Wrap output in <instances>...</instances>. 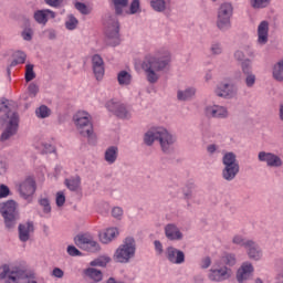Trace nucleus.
<instances>
[{
	"label": "nucleus",
	"instance_id": "1",
	"mask_svg": "<svg viewBox=\"0 0 283 283\" xmlns=\"http://www.w3.org/2000/svg\"><path fill=\"white\" fill-rule=\"evenodd\" d=\"M171 63V54L166 52L164 55H146L142 64V69L146 74L148 83H158L160 78L159 72H165Z\"/></svg>",
	"mask_w": 283,
	"mask_h": 283
},
{
	"label": "nucleus",
	"instance_id": "2",
	"mask_svg": "<svg viewBox=\"0 0 283 283\" xmlns=\"http://www.w3.org/2000/svg\"><path fill=\"white\" fill-rule=\"evenodd\" d=\"M0 118L7 123V127L0 137L1 143H6V140H10L19 129V114L10 109L8 99H1L0 102Z\"/></svg>",
	"mask_w": 283,
	"mask_h": 283
},
{
	"label": "nucleus",
	"instance_id": "3",
	"mask_svg": "<svg viewBox=\"0 0 283 283\" xmlns=\"http://www.w3.org/2000/svg\"><path fill=\"white\" fill-rule=\"evenodd\" d=\"M155 140L159 142L161 150L167 154V151L171 150L174 143H176V137L165 127H153L145 134L144 143L151 146Z\"/></svg>",
	"mask_w": 283,
	"mask_h": 283
},
{
	"label": "nucleus",
	"instance_id": "4",
	"mask_svg": "<svg viewBox=\"0 0 283 283\" xmlns=\"http://www.w3.org/2000/svg\"><path fill=\"white\" fill-rule=\"evenodd\" d=\"M74 125L81 136L94 138V126L92 125V116L85 111H78L73 116Z\"/></svg>",
	"mask_w": 283,
	"mask_h": 283
},
{
	"label": "nucleus",
	"instance_id": "5",
	"mask_svg": "<svg viewBox=\"0 0 283 283\" xmlns=\"http://www.w3.org/2000/svg\"><path fill=\"white\" fill-rule=\"evenodd\" d=\"M222 164L224 168L222 170V178L231 182V180H235V176L240 174V164L233 153H226L222 158Z\"/></svg>",
	"mask_w": 283,
	"mask_h": 283
},
{
	"label": "nucleus",
	"instance_id": "6",
	"mask_svg": "<svg viewBox=\"0 0 283 283\" xmlns=\"http://www.w3.org/2000/svg\"><path fill=\"white\" fill-rule=\"evenodd\" d=\"M17 207L18 206L14 200L0 203V213L4 219V224L8 229L14 228L19 220V210H17Z\"/></svg>",
	"mask_w": 283,
	"mask_h": 283
},
{
	"label": "nucleus",
	"instance_id": "7",
	"mask_svg": "<svg viewBox=\"0 0 283 283\" xmlns=\"http://www.w3.org/2000/svg\"><path fill=\"white\" fill-rule=\"evenodd\" d=\"M136 253V241L134 238L128 237L125 239L124 244H122L114 254V260L125 264L132 260V256Z\"/></svg>",
	"mask_w": 283,
	"mask_h": 283
},
{
	"label": "nucleus",
	"instance_id": "8",
	"mask_svg": "<svg viewBox=\"0 0 283 283\" xmlns=\"http://www.w3.org/2000/svg\"><path fill=\"white\" fill-rule=\"evenodd\" d=\"M231 17H233V6L224 2L219 7L217 15V28L222 32L231 29Z\"/></svg>",
	"mask_w": 283,
	"mask_h": 283
},
{
	"label": "nucleus",
	"instance_id": "9",
	"mask_svg": "<svg viewBox=\"0 0 283 283\" xmlns=\"http://www.w3.org/2000/svg\"><path fill=\"white\" fill-rule=\"evenodd\" d=\"M19 193L28 202H32V196L36 193V181L32 177H27L19 184Z\"/></svg>",
	"mask_w": 283,
	"mask_h": 283
},
{
	"label": "nucleus",
	"instance_id": "10",
	"mask_svg": "<svg viewBox=\"0 0 283 283\" xmlns=\"http://www.w3.org/2000/svg\"><path fill=\"white\" fill-rule=\"evenodd\" d=\"M233 275V271L227 265L212 266L208 272V279L211 282H224Z\"/></svg>",
	"mask_w": 283,
	"mask_h": 283
},
{
	"label": "nucleus",
	"instance_id": "11",
	"mask_svg": "<svg viewBox=\"0 0 283 283\" xmlns=\"http://www.w3.org/2000/svg\"><path fill=\"white\" fill-rule=\"evenodd\" d=\"M166 259L170 264H185V252L174 247H168L165 251Z\"/></svg>",
	"mask_w": 283,
	"mask_h": 283
},
{
	"label": "nucleus",
	"instance_id": "12",
	"mask_svg": "<svg viewBox=\"0 0 283 283\" xmlns=\"http://www.w3.org/2000/svg\"><path fill=\"white\" fill-rule=\"evenodd\" d=\"M258 158L260 163H266L268 167H282L283 165L282 158L273 153L260 151Z\"/></svg>",
	"mask_w": 283,
	"mask_h": 283
},
{
	"label": "nucleus",
	"instance_id": "13",
	"mask_svg": "<svg viewBox=\"0 0 283 283\" xmlns=\"http://www.w3.org/2000/svg\"><path fill=\"white\" fill-rule=\"evenodd\" d=\"M118 32H119L118 21H114L113 24L108 27L106 30L108 45L116 48V45L120 44V34Z\"/></svg>",
	"mask_w": 283,
	"mask_h": 283
},
{
	"label": "nucleus",
	"instance_id": "14",
	"mask_svg": "<svg viewBox=\"0 0 283 283\" xmlns=\"http://www.w3.org/2000/svg\"><path fill=\"white\" fill-rule=\"evenodd\" d=\"M106 107L108 112H112L115 116H118V118H129V111H127L125 105L114 102V99L108 101Z\"/></svg>",
	"mask_w": 283,
	"mask_h": 283
},
{
	"label": "nucleus",
	"instance_id": "15",
	"mask_svg": "<svg viewBox=\"0 0 283 283\" xmlns=\"http://www.w3.org/2000/svg\"><path fill=\"white\" fill-rule=\"evenodd\" d=\"M92 65L96 81H103V77L105 76V62L103 61V57L98 54L93 55Z\"/></svg>",
	"mask_w": 283,
	"mask_h": 283
},
{
	"label": "nucleus",
	"instance_id": "16",
	"mask_svg": "<svg viewBox=\"0 0 283 283\" xmlns=\"http://www.w3.org/2000/svg\"><path fill=\"white\" fill-rule=\"evenodd\" d=\"M253 264L250 262H244L241 265V269L237 272V280L239 283H244L253 275Z\"/></svg>",
	"mask_w": 283,
	"mask_h": 283
},
{
	"label": "nucleus",
	"instance_id": "17",
	"mask_svg": "<svg viewBox=\"0 0 283 283\" xmlns=\"http://www.w3.org/2000/svg\"><path fill=\"white\" fill-rule=\"evenodd\" d=\"M206 115L209 118H227L229 116V111L220 105L207 106Z\"/></svg>",
	"mask_w": 283,
	"mask_h": 283
},
{
	"label": "nucleus",
	"instance_id": "18",
	"mask_svg": "<svg viewBox=\"0 0 283 283\" xmlns=\"http://www.w3.org/2000/svg\"><path fill=\"white\" fill-rule=\"evenodd\" d=\"M55 18L56 13L50 9L38 10L33 14V19L36 21V23H40V25H45L50 19Z\"/></svg>",
	"mask_w": 283,
	"mask_h": 283
},
{
	"label": "nucleus",
	"instance_id": "19",
	"mask_svg": "<svg viewBox=\"0 0 283 283\" xmlns=\"http://www.w3.org/2000/svg\"><path fill=\"white\" fill-rule=\"evenodd\" d=\"M243 74H247L245 84L247 87H253L255 85V75L251 73V60H245L241 63Z\"/></svg>",
	"mask_w": 283,
	"mask_h": 283
},
{
	"label": "nucleus",
	"instance_id": "20",
	"mask_svg": "<svg viewBox=\"0 0 283 283\" xmlns=\"http://www.w3.org/2000/svg\"><path fill=\"white\" fill-rule=\"evenodd\" d=\"M258 43L266 45L269 43V22L262 21L258 27Z\"/></svg>",
	"mask_w": 283,
	"mask_h": 283
},
{
	"label": "nucleus",
	"instance_id": "21",
	"mask_svg": "<svg viewBox=\"0 0 283 283\" xmlns=\"http://www.w3.org/2000/svg\"><path fill=\"white\" fill-rule=\"evenodd\" d=\"M34 232V223L27 222L19 226V239L21 242H28L30 234Z\"/></svg>",
	"mask_w": 283,
	"mask_h": 283
},
{
	"label": "nucleus",
	"instance_id": "22",
	"mask_svg": "<svg viewBox=\"0 0 283 283\" xmlns=\"http://www.w3.org/2000/svg\"><path fill=\"white\" fill-rule=\"evenodd\" d=\"M9 283H36V277L34 274H22L19 273H11L9 275Z\"/></svg>",
	"mask_w": 283,
	"mask_h": 283
},
{
	"label": "nucleus",
	"instance_id": "23",
	"mask_svg": "<svg viewBox=\"0 0 283 283\" xmlns=\"http://www.w3.org/2000/svg\"><path fill=\"white\" fill-rule=\"evenodd\" d=\"M165 235L171 241L182 240V232H180V229L174 223H169L165 227Z\"/></svg>",
	"mask_w": 283,
	"mask_h": 283
},
{
	"label": "nucleus",
	"instance_id": "24",
	"mask_svg": "<svg viewBox=\"0 0 283 283\" xmlns=\"http://www.w3.org/2000/svg\"><path fill=\"white\" fill-rule=\"evenodd\" d=\"M250 260H262V250L253 240L248 241L247 248Z\"/></svg>",
	"mask_w": 283,
	"mask_h": 283
},
{
	"label": "nucleus",
	"instance_id": "25",
	"mask_svg": "<svg viewBox=\"0 0 283 283\" xmlns=\"http://www.w3.org/2000/svg\"><path fill=\"white\" fill-rule=\"evenodd\" d=\"M118 233L119 232L117 228H108L104 232H99L98 238L103 244H109L112 240L118 238Z\"/></svg>",
	"mask_w": 283,
	"mask_h": 283
},
{
	"label": "nucleus",
	"instance_id": "26",
	"mask_svg": "<svg viewBox=\"0 0 283 283\" xmlns=\"http://www.w3.org/2000/svg\"><path fill=\"white\" fill-rule=\"evenodd\" d=\"M217 96H220L222 98H229L233 96V86L228 83H221L216 88Z\"/></svg>",
	"mask_w": 283,
	"mask_h": 283
},
{
	"label": "nucleus",
	"instance_id": "27",
	"mask_svg": "<svg viewBox=\"0 0 283 283\" xmlns=\"http://www.w3.org/2000/svg\"><path fill=\"white\" fill-rule=\"evenodd\" d=\"M118 159V147L111 146L105 150L104 160L108 163V165H114Z\"/></svg>",
	"mask_w": 283,
	"mask_h": 283
},
{
	"label": "nucleus",
	"instance_id": "28",
	"mask_svg": "<svg viewBox=\"0 0 283 283\" xmlns=\"http://www.w3.org/2000/svg\"><path fill=\"white\" fill-rule=\"evenodd\" d=\"M169 3H171V0H151L150 7L155 12H165Z\"/></svg>",
	"mask_w": 283,
	"mask_h": 283
},
{
	"label": "nucleus",
	"instance_id": "29",
	"mask_svg": "<svg viewBox=\"0 0 283 283\" xmlns=\"http://www.w3.org/2000/svg\"><path fill=\"white\" fill-rule=\"evenodd\" d=\"M92 240V235L84 233V234H77L74 239V242L76 247L80 249L86 248L87 243Z\"/></svg>",
	"mask_w": 283,
	"mask_h": 283
},
{
	"label": "nucleus",
	"instance_id": "30",
	"mask_svg": "<svg viewBox=\"0 0 283 283\" xmlns=\"http://www.w3.org/2000/svg\"><path fill=\"white\" fill-rule=\"evenodd\" d=\"M85 275L90 277V280H93V282H101V280H103V272L94 268L86 269Z\"/></svg>",
	"mask_w": 283,
	"mask_h": 283
},
{
	"label": "nucleus",
	"instance_id": "31",
	"mask_svg": "<svg viewBox=\"0 0 283 283\" xmlns=\"http://www.w3.org/2000/svg\"><path fill=\"white\" fill-rule=\"evenodd\" d=\"M64 184L66 185L67 189H70V191H77L78 187H81V177H71L65 179Z\"/></svg>",
	"mask_w": 283,
	"mask_h": 283
},
{
	"label": "nucleus",
	"instance_id": "32",
	"mask_svg": "<svg viewBox=\"0 0 283 283\" xmlns=\"http://www.w3.org/2000/svg\"><path fill=\"white\" fill-rule=\"evenodd\" d=\"M196 96V88H187L185 91H178L177 98L178 101H189Z\"/></svg>",
	"mask_w": 283,
	"mask_h": 283
},
{
	"label": "nucleus",
	"instance_id": "33",
	"mask_svg": "<svg viewBox=\"0 0 283 283\" xmlns=\"http://www.w3.org/2000/svg\"><path fill=\"white\" fill-rule=\"evenodd\" d=\"M117 81L119 85H130L132 84V74H129L127 71H120L117 74Z\"/></svg>",
	"mask_w": 283,
	"mask_h": 283
},
{
	"label": "nucleus",
	"instance_id": "34",
	"mask_svg": "<svg viewBox=\"0 0 283 283\" xmlns=\"http://www.w3.org/2000/svg\"><path fill=\"white\" fill-rule=\"evenodd\" d=\"M273 77L275 81H283V60L279 61L273 67Z\"/></svg>",
	"mask_w": 283,
	"mask_h": 283
},
{
	"label": "nucleus",
	"instance_id": "35",
	"mask_svg": "<svg viewBox=\"0 0 283 283\" xmlns=\"http://www.w3.org/2000/svg\"><path fill=\"white\" fill-rule=\"evenodd\" d=\"M83 251L96 253V251H101V245L94 240V237H92L91 240H88V243H86V248H83Z\"/></svg>",
	"mask_w": 283,
	"mask_h": 283
},
{
	"label": "nucleus",
	"instance_id": "36",
	"mask_svg": "<svg viewBox=\"0 0 283 283\" xmlns=\"http://www.w3.org/2000/svg\"><path fill=\"white\" fill-rule=\"evenodd\" d=\"M83 251L96 253V251H101V245L94 240V237H92L91 240H88V243H86V248H83Z\"/></svg>",
	"mask_w": 283,
	"mask_h": 283
},
{
	"label": "nucleus",
	"instance_id": "37",
	"mask_svg": "<svg viewBox=\"0 0 283 283\" xmlns=\"http://www.w3.org/2000/svg\"><path fill=\"white\" fill-rule=\"evenodd\" d=\"M116 14H123V8H127L129 0H112Z\"/></svg>",
	"mask_w": 283,
	"mask_h": 283
},
{
	"label": "nucleus",
	"instance_id": "38",
	"mask_svg": "<svg viewBox=\"0 0 283 283\" xmlns=\"http://www.w3.org/2000/svg\"><path fill=\"white\" fill-rule=\"evenodd\" d=\"M36 78V73H34V65L33 64H27L25 65V81L27 83H30V81H34Z\"/></svg>",
	"mask_w": 283,
	"mask_h": 283
},
{
	"label": "nucleus",
	"instance_id": "39",
	"mask_svg": "<svg viewBox=\"0 0 283 283\" xmlns=\"http://www.w3.org/2000/svg\"><path fill=\"white\" fill-rule=\"evenodd\" d=\"M66 30H76L78 28V20L74 15H69L67 20L65 21Z\"/></svg>",
	"mask_w": 283,
	"mask_h": 283
},
{
	"label": "nucleus",
	"instance_id": "40",
	"mask_svg": "<svg viewBox=\"0 0 283 283\" xmlns=\"http://www.w3.org/2000/svg\"><path fill=\"white\" fill-rule=\"evenodd\" d=\"M35 114L38 118H48L52 114V111L48 106L42 105L35 111Z\"/></svg>",
	"mask_w": 283,
	"mask_h": 283
},
{
	"label": "nucleus",
	"instance_id": "41",
	"mask_svg": "<svg viewBox=\"0 0 283 283\" xmlns=\"http://www.w3.org/2000/svg\"><path fill=\"white\" fill-rule=\"evenodd\" d=\"M25 59H27L25 53L21 52V51H18L15 53V59L11 63L12 67H14V65H21V64L25 63Z\"/></svg>",
	"mask_w": 283,
	"mask_h": 283
},
{
	"label": "nucleus",
	"instance_id": "42",
	"mask_svg": "<svg viewBox=\"0 0 283 283\" xmlns=\"http://www.w3.org/2000/svg\"><path fill=\"white\" fill-rule=\"evenodd\" d=\"M221 262H223V264H227L228 266H235V254H224L221 258Z\"/></svg>",
	"mask_w": 283,
	"mask_h": 283
},
{
	"label": "nucleus",
	"instance_id": "43",
	"mask_svg": "<svg viewBox=\"0 0 283 283\" xmlns=\"http://www.w3.org/2000/svg\"><path fill=\"white\" fill-rule=\"evenodd\" d=\"M252 240L244 239L242 235H234L232 239L233 244H238L239 247H244L247 249V244L251 242Z\"/></svg>",
	"mask_w": 283,
	"mask_h": 283
},
{
	"label": "nucleus",
	"instance_id": "44",
	"mask_svg": "<svg viewBox=\"0 0 283 283\" xmlns=\"http://www.w3.org/2000/svg\"><path fill=\"white\" fill-rule=\"evenodd\" d=\"M109 258L102 256L91 262V266H107Z\"/></svg>",
	"mask_w": 283,
	"mask_h": 283
},
{
	"label": "nucleus",
	"instance_id": "45",
	"mask_svg": "<svg viewBox=\"0 0 283 283\" xmlns=\"http://www.w3.org/2000/svg\"><path fill=\"white\" fill-rule=\"evenodd\" d=\"M250 3L252 6V8H266V6H269V3H271V0H250Z\"/></svg>",
	"mask_w": 283,
	"mask_h": 283
},
{
	"label": "nucleus",
	"instance_id": "46",
	"mask_svg": "<svg viewBox=\"0 0 283 283\" xmlns=\"http://www.w3.org/2000/svg\"><path fill=\"white\" fill-rule=\"evenodd\" d=\"M39 203L43 207L44 213H50V211H52V207L50 206V200H48V198L40 199Z\"/></svg>",
	"mask_w": 283,
	"mask_h": 283
},
{
	"label": "nucleus",
	"instance_id": "47",
	"mask_svg": "<svg viewBox=\"0 0 283 283\" xmlns=\"http://www.w3.org/2000/svg\"><path fill=\"white\" fill-rule=\"evenodd\" d=\"M210 52L211 54H222V44H220L219 42L212 43Z\"/></svg>",
	"mask_w": 283,
	"mask_h": 283
},
{
	"label": "nucleus",
	"instance_id": "48",
	"mask_svg": "<svg viewBox=\"0 0 283 283\" xmlns=\"http://www.w3.org/2000/svg\"><path fill=\"white\" fill-rule=\"evenodd\" d=\"M75 8L78 10V12H81V14H90V9L87 6H85V3L76 2Z\"/></svg>",
	"mask_w": 283,
	"mask_h": 283
},
{
	"label": "nucleus",
	"instance_id": "49",
	"mask_svg": "<svg viewBox=\"0 0 283 283\" xmlns=\"http://www.w3.org/2000/svg\"><path fill=\"white\" fill-rule=\"evenodd\" d=\"M55 202L57 207H63L65 205V193H63V191L56 193Z\"/></svg>",
	"mask_w": 283,
	"mask_h": 283
},
{
	"label": "nucleus",
	"instance_id": "50",
	"mask_svg": "<svg viewBox=\"0 0 283 283\" xmlns=\"http://www.w3.org/2000/svg\"><path fill=\"white\" fill-rule=\"evenodd\" d=\"M130 14H136L140 10V1L139 0H133L130 3Z\"/></svg>",
	"mask_w": 283,
	"mask_h": 283
},
{
	"label": "nucleus",
	"instance_id": "51",
	"mask_svg": "<svg viewBox=\"0 0 283 283\" xmlns=\"http://www.w3.org/2000/svg\"><path fill=\"white\" fill-rule=\"evenodd\" d=\"M66 251H67L69 255H72V258H76V256L81 255V251L78 249H76V247H74V245H69Z\"/></svg>",
	"mask_w": 283,
	"mask_h": 283
},
{
	"label": "nucleus",
	"instance_id": "52",
	"mask_svg": "<svg viewBox=\"0 0 283 283\" xmlns=\"http://www.w3.org/2000/svg\"><path fill=\"white\" fill-rule=\"evenodd\" d=\"M34 34V32L32 31V29H25L22 32V38L24 41H32V35Z\"/></svg>",
	"mask_w": 283,
	"mask_h": 283
},
{
	"label": "nucleus",
	"instance_id": "53",
	"mask_svg": "<svg viewBox=\"0 0 283 283\" xmlns=\"http://www.w3.org/2000/svg\"><path fill=\"white\" fill-rule=\"evenodd\" d=\"M10 196V188L6 185L0 186V198H8Z\"/></svg>",
	"mask_w": 283,
	"mask_h": 283
},
{
	"label": "nucleus",
	"instance_id": "54",
	"mask_svg": "<svg viewBox=\"0 0 283 283\" xmlns=\"http://www.w3.org/2000/svg\"><path fill=\"white\" fill-rule=\"evenodd\" d=\"M46 6H50L51 8H59L61 3H63V0H44Z\"/></svg>",
	"mask_w": 283,
	"mask_h": 283
},
{
	"label": "nucleus",
	"instance_id": "55",
	"mask_svg": "<svg viewBox=\"0 0 283 283\" xmlns=\"http://www.w3.org/2000/svg\"><path fill=\"white\" fill-rule=\"evenodd\" d=\"M201 269H209L211 266V258L206 256L201 260L200 263Z\"/></svg>",
	"mask_w": 283,
	"mask_h": 283
},
{
	"label": "nucleus",
	"instance_id": "56",
	"mask_svg": "<svg viewBox=\"0 0 283 283\" xmlns=\"http://www.w3.org/2000/svg\"><path fill=\"white\" fill-rule=\"evenodd\" d=\"M42 147H43V148H42V151H43L44 154H52V153L55 151L54 146H52L51 144H43Z\"/></svg>",
	"mask_w": 283,
	"mask_h": 283
},
{
	"label": "nucleus",
	"instance_id": "57",
	"mask_svg": "<svg viewBox=\"0 0 283 283\" xmlns=\"http://www.w3.org/2000/svg\"><path fill=\"white\" fill-rule=\"evenodd\" d=\"M29 94L33 97L36 96V94H39V86L36 84H30Z\"/></svg>",
	"mask_w": 283,
	"mask_h": 283
},
{
	"label": "nucleus",
	"instance_id": "58",
	"mask_svg": "<svg viewBox=\"0 0 283 283\" xmlns=\"http://www.w3.org/2000/svg\"><path fill=\"white\" fill-rule=\"evenodd\" d=\"M112 216L113 218H120V216H123V208L120 207L113 208Z\"/></svg>",
	"mask_w": 283,
	"mask_h": 283
},
{
	"label": "nucleus",
	"instance_id": "59",
	"mask_svg": "<svg viewBox=\"0 0 283 283\" xmlns=\"http://www.w3.org/2000/svg\"><path fill=\"white\" fill-rule=\"evenodd\" d=\"M52 275H53V277H59V279H61V277H63V275H65V273H64L63 270H61L60 268H55V269H53V271H52Z\"/></svg>",
	"mask_w": 283,
	"mask_h": 283
},
{
	"label": "nucleus",
	"instance_id": "60",
	"mask_svg": "<svg viewBox=\"0 0 283 283\" xmlns=\"http://www.w3.org/2000/svg\"><path fill=\"white\" fill-rule=\"evenodd\" d=\"M154 244L157 255H163V243H160V241H155Z\"/></svg>",
	"mask_w": 283,
	"mask_h": 283
},
{
	"label": "nucleus",
	"instance_id": "61",
	"mask_svg": "<svg viewBox=\"0 0 283 283\" xmlns=\"http://www.w3.org/2000/svg\"><path fill=\"white\" fill-rule=\"evenodd\" d=\"M234 59L237 61H244V52L238 50L234 52Z\"/></svg>",
	"mask_w": 283,
	"mask_h": 283
},
{
	"label": "nucleus",
	"instance_id": "62",
	"mask_svg": "<svg viewBox=\"0 0 283 283\" xmlns=\"http://www.w3.org/2000/svg\"><path fill=\"white\" fill-rule=\"evenodd\" d=\"M217 149H218V146H216V144H211L207 147L208 154H216Z\"/></svg>",
	"mask_w": 283,
	"mask_h": 283
},
{
	"label": "nucleus",
	"instance_id": "63",
	"mask_svg": "<svg viewBox=\"0 0 283 283\" xmlns=\"http://www.w3.org/2000/svg\"><path fill=\"white\" fill-rule=\"evenodd\" d=\"M0 174H6V164L0 163Z\"/></svg>",
	"mask_w": 283,
	"mask_h": 283
},
{
	"label": "nucleus",
	"instance_id": "64",
	"mask_svg": "<svg viewBox=\"0 0 283 283\" xmlns=\"http://www.w3.org/2000/svg\"><path fill=\"white\" fill-rule=\"evenodd\" d=\"M280 119L283 122V104L280 106V113H279Z\"/></svg>",
	"mask_w": 283,
	"mask_h": 283
}]
</instances>
